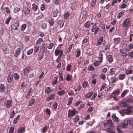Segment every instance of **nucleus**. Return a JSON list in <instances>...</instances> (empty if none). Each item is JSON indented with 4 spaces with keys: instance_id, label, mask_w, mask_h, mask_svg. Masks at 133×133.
Instances as JSON below:
<instances>
[{
    "instance_id": "f257e3e1",
    "label": "nucleus",
    "mask_w": 133,
    "mask_h": 133,
    "mask_svg": "<svg viewBox=\"0 0 133 133\" xmlns=\"http://www.w3.org/2000/svg\"><path fill=\"white\" fill-rule=\"evenodd\" d=\"M78 112L76 111L75 109L72 110L69 109L68 111V117H70L75 116L76 114H77Z\"/></svg>"
},
{
    "instance_id": "f03ea898",
    "label": "nucleus",
    "mask_w": 133,
    "mask_h": 133,
    "mask_svg": "<svg viewBox=\"0 0 133 133\" xmlns=\"http://www.w3.org/2000/svg\"><path fill=\"white\" fill-rule=\"evenodd\" d=\"M103 125L105 127H107L108 126L111 127L113 126L114 124L112 120H107L106 123H104Z\"/></svg>"
},
{
    "instance_id": "7ed1b4c3",
    "label": "nucleus",
    "mask_w": 133,
    "mask_h": 133,
    "mask_svg": "<svg viewBox=\"0 0 133 133\" xmlns=\"http://www.w3.org/2000/svg\"><path fill=\"white\" fill-rule=\"evenodd\" d=\"M99 29V27L96 25V23H95L92 26V28L91 29V31L92 32H94V35H95L98 31Z\"/></svg>"
},
{
    "instance_id": "20e7f679",
    "label": "nucleus",
    "mask_w": 133,
    "mask_h": 133,
    "mask_svg": "<svg viewBox=\"0 0 133 133\" xmlns=\"http://www.w3.org/2000/svg\"><path fill=\"white\" fill-rule=\"evenodd\" d=\"M4 104L6 108H9L12 105V101L10 100H7L5 102Z\"/></svg>"
},
{
    "instance_id": "39448f33",
    "label": "nucleus",
    "mask_w": 133,
    "mask_h": 133,
    "mask_svg": "<svg viewBox=\"0 0 133 133\" xmlns=\"http://www.w3.org/2000/svg\"><path fill=\"white\" fill-rule=\"evenodd\" d=\"M19 26V23L18 22H16L11 25V27L14 30H17Z\"/></svg>"
},
{
    "instance_id": "423d86ee",
    "label": "nucleus",
    "mask_w": 133,
    "mask_h": 133,
    "mask_svg": "<svg viewBox=\"0 0 133 133\" xmlns=\"http://www.w3.org/2000/svg\"><path fill=\"white\" fill-rule=\"evenodd\" d=\"M21 49L20 48H18L16 49L14 54V55L15 58L17 57L20 55L21 53Z\"/></svg>"
},
{
    "instance_id": "0eeeda50",
    "label": "nucleus",
    "mask_w": 133,
    "mask_h": 133,
    "mask_svg": "<svg viewBox=\"0 0 133 133\" xmlns=\"http://www.w3.org/2000/svg\"><path fill=\"white\" fill-rule=\"evenodd\" d=\"M130 22L129 18H127L124 20L122 24L123 26L124 27H126L129 24Z\"/></svg>"
},
{
    "instance_id": "6e6552de",
    "label": "nucleus",
    "mask_w": 133,
    "mask_h": 133,
    "mask_svg": "<svg viewBox=\"0 0 133 133\" xmlns=\"http://www.w3.org/2000/svg\"><path fill=\"white\" fill-rule=\"evenodd\" d=\"M10 46L8 45H6L4 48L3 52L4 54H7L9 52V48H10Z\"/></svg>"
},
{
    "instance_id": "1a4fd4ad",
    "label": "nucleus",
    "mask_w": 133,
    "mask_h": 133,
    "mask_svg": "<svg viewBox=\"0 0 133 133\" xmlns=\"http://www.w3.org/2000/svg\"><path fill=\"white\" fill-rule=\"evenodd\" d=\"M55 95L54 94H51L46 98V101H48L50 100H53L55 98Z\"/></svg>"
},
{
    "instance_id": "9d476101",
    "label": "nucleus",
    "mask_w": 133,
    "mask_h": 133,
    "mask_svg": "<svg viewBox=\"0 0 133 133\" xmlns=\"http://www.w3.org/2000/svg\"><path fill=\"white\" fill-rule=\"evenodd\" d=\"M54 90L52 89L49 87H47L45 89V92L46 94H49L51 92L53 91Z\"/></svg>"
},
{
    "instance_id": "9b49d317",
    "label": "nucleus",
    "mask_w": 133,
    "mask_h": 133,
    "mask_svg": "<svg viewBox=\"0 0 133 133\" xmlns=\"http://www.w3.org/2000/svg\"><path fill=\"white\" fill-rule=\"evenodd\" d=\"M128 124L127 119L121 123V126L123 128H126L128 127Z\"/></svg>"
},
{
    "instance_id": "f8f14e48",
    "label": "nucleus",
    "mask_w": 133,
    "mask_h": 133,
    "mask_svg": "<svg viewBox=\"0 0 133 133\" xmlns=\"http://www.w3.org/2000/svg\"><path fill=\"white\" fill-rule=\"evenodd\" d=\"M32 9L34 12L39 11V9L37 5L35 3H33L32 5Z\"/></svg>"
},
{
    "instance_id": "ddd939ff",
    "label": "nucleus",
    "mask_w": 133,
    "mask_h": 133,
    "mask_svg": "<svg viewBox=\"0 0 133 133\" xmlns=\"http://www.w3.org/2000/svg\"><path fill=\"white\" fill-rule=\"evenodd\" d=\"M107 59L109 63H111L113 62V56L111 55H109L107 57Z\"/></svg>"
},
{
    "instance_id": "4468645a",
    "label": "nucleus",
    "mask_w": 133,
    "mask_h": 133,
    "mask_svg": "<svg viewBox=\"0 0 133 133\" xmlns=\"http://www.w3.org/2000/svg\"><path fill=\"white\" fill-rule=\"evenodd\" d=\"M127 122L128 124L131 125L133 130V118H130L127 119Z\"/></svg>"
},
{
    "instance_id": "2eb2a0df",
    "label": "nucleus",
    "mask_w": 133,
    "mask_h": 133,
    "mask_svg": "<svg viewBox=\"0 0 133 133\" xmlns=\"http://www.w3.org/2000/svg\"><path fill=\"white\" fill-rule=\"evenodd\" d=\"M64 22L62 20H58L57 22V24L61 28H62L64 26Z\"/></svg>"
},
{
    "instance_id": "dca6fc26",
    "label": "nucleus",
    "mask_w": 133,
    "mask_h": 133,
    "mask_svg": "<svg viewBox=\"0 0 133 133\" xmlns=\"http://www.w3.org/2000/svg\"><path fill=\"white\" fill-rule=\"evenodd\" d=\"M121 39L120 38H114V43L115 45H117L120 43Z\"/></svg>"
},
{
    "instance_id": "f3484780",
    "label": "nucleus",
    "mask_w": 133,
    "mask_h": 133,
    "mask_svg": "<svg viewBox=\"0 0 133 133\" xmlns=\"http://www.w3.org/2000/svg\"><path fill=\"white\" fill-rule=\"evenodd\" d=\"M44 52V51H42L41 53H39V55H38L39 57L37 59L38 61H40L43 57Z\"/></svg>"
},
{
    "instance_id": "a211bd4d",
    "label": "nucleus",
    "mask_w": 133,
    "mask_h": 133,
    "mask_svg": "<svg viewBox=\"0 0 133 133\" xmlns=\"http://www.w3.org/2000/svg\"><path fill=\"white\" fill-rule=\"evenodd\" d=\"M122 112L127 114H131L132 110L129 109H124L122 110Z\"/></svg>"
},
{
    "instance_id": "6ab92c4d",
    "label": "nucleus",
    "mask_w": 133,
    "mask_h": 133,
    "mask_svg": "<svg viewBox=\"0 0 133 133\" xmlns=\"http://www.w3.org/2000/svg\"><path fill=\"white\" fill-rule=\"evenodd\" d=\"M75 45L74 44L71 43V44L68 48L67 49L66 52L68 53H69L71 51L72 48H74V47Z\"/></svg>"
},
{
    "instance_id": "aec40b11",
    "label": "nucleus",
    "mask_w": 133,
    "mask_h": 133,
    "mask_svg": "<svg viewBox=\"0 0 133 133\" xmlns=\"http://www.w3.org/2000/svg\"><path fill=\"white\" fill-rule=\"evenodd\" d=\"M125 14L124 12L123 11H121L119 12L118 14L117 18L118 19H119L121 17H123Z\"/></svg>"
},
{
    "instance_id": "412c9836",
    "label": "nucleus",
    "mask_w": 133,
    "mask_h": 133,
    "mask_svg": "<svg viewBox=\"0 0 133 133\" xmlns=\"http://www.w3.org/2000/svg\"><path fill=\"white\" fill-rule=\"evenodd\" d=\"M25 130V127H20L18 129V133H23L24 132Z\"/></svg>"
},
{
    "instance_id": "4be33fe9",
    "label": "nucleus",
    "mask_w": 133,
    "mask_h": 133,
    "mask_svg": "<svg viewBox=\"0 0 133 133\" xmlns=\"http://www.w3.org/2000/svg\"><path fill=\"white\" fill-rule=\"evenodd\" d=\"M103 36L101 37L98 40L97 42V44L98 45H99L101 44L103 42Z\"/></svg>"
},
{
    "instance_id": "5701e85b",
    "label": "nucleus",
    "mask_w": 133,
    "mask_h": 133,
    "mask_svg": "<svg viewBox=\"0 0 133 133\" xmlns=\"http://www.w3.org/2000/svg\"><path fill=\"white\" fill-rule=\"evenodd\" d=\"M119 90H115L110 94V96L118 95L119 94Z\"/></svg>"
},
{
    "instance_id": "b1692460",
    "label": "nucleus",
    "mask_w": 133,
    "mask_h": 133,
    "mask_svg": "<svg viewBox=\"0 0 133 133\" xmlns=\"http://www.w3.org/2000/svg\"><path fill=\"white\" fill-rule=\"evenodd\" d=\"M112 118L113 120L115 122H118L119 121L118 118L115 115H112Z\"/></svg>"
},
{
    "instance_id": "393cba45",
    "label": "nucleus",
    "mask_w": 133,
    "mask_h": 133,
    "mask_svg": "<svg viewBox=\"0 0 133 133\" xmlns=\"http://www.w3.org/2000/svg\"><path fill=\"white\" fill-rule=\"evenodd\" d=\"M128 48H127L125 50L127 52H128L131 49L133 48V45L131 44H130L128 46Z\"/></svg>"
},
{
    "instance_id": "a878e982",
    "label": "nucleus",
    "mask_w": 133,
    "mask_h": 133,
    "mask_svg": "<svg viewBox=\"0 0 133 133\" xmlns=\"http://www.w3.org/2000/svg\"><path fill=\"white\" fill-rule=\"evenodd\" d=\"M58 10L56 9L53 11L52 13V16L54 17H56L58 15Z\"/></svg>"
},
{
    "instance_id": "bb28decb",
    "label": "nucleus",
    "mask_w": 133,
    "mask_h": 133,
    "mask_svg": "<svg viewBox=\"0 0 133 133\" xmlns=\"http://www.w3.org/2000/svg\"><path fill=\"white\" fill-rule=\"evenodd\" d=\"M66 93L64 90H63L58 91H57V94L59 96H62L63 95Z\"/></svg>"
},
{
    "instance_id": "cd10ccee",
    "label": "nucleus",
    "mask_w": 133,
    "mask_h": 133,
    "mask_svg": "<svg viewBox=\"0 0 133 133\" xmlns=\"http://www.w3.org/2000/svg\"><path fill=\"white\" fill-rule=\"evenodd\" d=\"M48 22L50 26H52L54 24V21L52 18H49L48 20Z\"/></svg>"
},
{
    "instance_id": "c85d7f7f",
    "label": "nucleus",
    "mask_w": 133,
    "mask_h": 133,
    "mask_svg": "<svg viewBox=\"0 0 133 133\" xmlns=\"http://www.w3.org/2000/svg\"><path fill=\"white\" fill-rule=\"evenodd\" d=\"M20 116L19 115L17 116L14 119L13 121V123L14 124H15L17 123L18 121L19 118Z\"/></svg>"
},
{
    "instance_id": "c756f323",
    "label": "nucleus",
    "mask_w": 133,
    "mask_h": 133,
    "mask_svg": "<svg viewBox=\"0 0 133 133\" xmlns=\"http://www.w3.org/2000/svg\"><path fill=\"white\" fill-rule=\"evenodd\" d=\"M5 86L3 84H0V92L2 93L4 91Z\"/></svg>"
},
{
    "instance_id": "7c9ffc66",
    "label": "nucleus",
    "mask_w": 133,
    "mask_h": 133,
    "mask_svg": "<svg viewBox=\"0 0 133 133\" xmlns=\"http://www.w3.org/2000/svg\"><path fill=\"white\" fill-rule=\"evenodd\" d=\"M24 12L27 15L30 14V9L27 7H25L24 8Z\"/></svg>"
},
{
    "instance_id": "2f4dec72",
    "label": "nucleus",
    "mask_w": 133,
    "mask_h": 133,
    "mask_svg": "<svg viewBox=\"0 0 133 133\" xmlns=\"http://www.w3.org/2000/svg\"><path fill=\"white\" fill-rule=\"evenodd\" d=\"M43 41V39L42 38H39L36 42V44L37 45H40Z\"/></svg>"
},
{
    "instance_id": "473e14b6",
    "label": "nucleus",
    "mask_w": 133,
    "mask_h": 133,
    "mask_svg": "<svg viewBox=\"0 0 133 133\" xmlns=\"http://www.w3.org/2000/svg\"><path fill=\"white\" fill-rule=\"evenodd\" d=\"M89 42V37H88V38H86L85 37L83 40L82 44H87Z\"/></svg>"
},
{
    "instance_id": "72a5a7b5",
    "label": "nucleus",
    "mask_w": 133,
    "mask_h": 133,
    "mask_svg": "<svg viewBox=\"0 0 133 133\" xmlns=\"http://www.w3.org/2000/svg\"><path fill=\"white\" fill-rule=\"evenodd\" d=\"M14 77L15 79L16 80H18L19 78V75L16 73H15L14 74Z\"/></svg>"
},
{
    "instance_id": "f704fd0d",
    "label": "nucleus",
    "mask_w": 133,
    "mask_h": 133,
    "mask_svg": "<svg viewBox=\"0 0 133 133\" xmlns=\"http://www.w3.org/2000/svg\"><path fill=\"white\" fill-rule=\"evenodd\" d=\"M58 77H54L53 82L52 83V85H55L57 83Z\"/></svg>"
},
{
    "instance_id": "c9c22d12",
    "label": "nucleus",
    "mask_w": 133,
    "mask_h": 133,
    "mask_svg": "<svg viewBox=\"0 0 133 133\" xmlns=\"http://www.w3.org/2000/svg\"><path fill=\"white\" fill-rule=\"evenodd\" d=\"M129 91L128 90H126L122 92L121 95V96L122 97H124L125 95L129 92Z\"/></svg>"
},
{
    "instance_id": "e433bc0d",
    "label": "nucleus",
    "mask_w": 133,
    "mask_h": 133,
    "mask_svg": "<svg viewBox=\"0 0 133 133\" xmlns=\"http://www.w3.org/2000/svg\"><path fill=\"white\" fill-rule=\"evenodd\" d=\"M13 79V77L12 75H9L8 77L7 80L9 83H10L12 82Z\"/></svg>"
},
{
    "instance_id": "4c0bfd02",
    "label": "nucleus",
    "mask_w": 133,
    "mask_h": 133,
    "mask_svg": "<svg viewBox=\"0 0 133 133\" xmlns=\"http://www.w3.org/2000/svg\"><path fill=\"white\" fill-rule=\"evenodd\" d=\"M120 105L122 107H126L127 106L126 103L123 101H121L119 103Z\"/></svg>"
},
{
    "instance_id": "58836bf2",
    "label": "nucleus",
    "mask_w": 133,
    "mask_h": 133,
    "mask_svg": "<svg viewBox=\"0 0 133 133\" xmlns=\"http://www.w3.org/2000/svg\"><path fill=\"white\" fill-rule=\"evenodd\" d=\"M130 68L126 70L125 72L126 74H130L132 73L133 72V70L131 69H130Z\"/></svg>"
},
{
    "instance_id": "ea45409f",
    "label": "nucleus",
    "mask_w": 133,
    "mask_h": 133,
    "mask_svg": "<svg viewBox=\"0 0 133 133\" xmlns=\"http://www.w3.org/2000/svg\"><path fill=\"white\" fill-rule=\"evenodd\" d=\"M72 69V66L70 64H68L66 67V70L67 71H70Z\"/></svg>"
},
{
    "instance_id": "a19ab883",
    "label": "nucleus",
    "mask_w": 133,
    "mask_h": 133,
    "mask_svg": "<svg viewBox=\"0 0 133 133\" xmlns=\"http://www.w3.org/2000/svg\"><path fill=\"white\" fill-rule=\"evenodd\" d=\"M90 22L89 21H88L86 23L84 24V26L86 28H88L90 27Z\"/></svg>"
},
{
    "instance_id": "79ce46f5",
    "label": "nucleus",
    "mask_w": 133,
    "mask_h": 133,
    "mask_svg": "<svg viewBox=\"0 0 133 133\" xmlns=\"http://www.w3.org/2000/svg\"><path fill=\"white\" fill-rule=\"evenodd\" d=\"M89 85L87 81H84L82 84L83 87L84 88H85Z\"/></svg>"
},
{
    "instance_id": "37998d69",
    "label": "nucleus",
    "mask_w": 133,
    "mask_h": 133,
    "mask_svg": "<svg viewBox=\"0 0 133 133\" xmlns=\"http://www.w3.org/2000/svg\"><path fill=\"white\" fill-rule=\"evenodd\" d=\"M124 50L121 49L120 50V52L123 56H127V55L126 54V52H124Z\"/></svg>"
},
{
    "instance_id": "c03bdc74",
    "label": "nucleus",
    "mask_w": 133,
    "mask_h": 133,
    "mask_svg": "<svg viewBox=\"0 0 133 133\" xmlns=\"http://www.w3.org/2000/svg\"><path fill=\"white\" fill-rule=\"evenodd\" d=\"M31 69V67L30 66H28L26 67L24 70V72H25L28 73L30 71Z\"/></svg>"
},
{
    "instance_id": "a18cd8bd",
    "label": "nucleus",
    "mask_w": 133,
    "mask_h": 133,
    "mask_svg": "<svg viewBox=\"0 0 133 133\" xmlns=\"http://www.w3.org/2000/svg\"><path fill=\"white\" fill-rule=\"evenodd\" d=\"M48 127L47 125H45L42 129L41 130V132L42 133H46L47 131Z\"/></svg>"
},
{
    "instance_id": "49530a36",
    "label": "nucleus",
    "mask_w": 133,
    "mask_h": 133,
    "mask_svg": "<svg viewBox=\"0 0 133 133\" xmlns=\"http://www.w3.org/2000/svg\"><path fill=\"white\" fill-rule=\"evenodd\" d=\"M115 72V69L112 68L109 70V74L111 75H112Z\"/></svg>"
},
{
    "instance_id": "de8ad7c7",
    "label": "nucleus",
    "mask_w": 133,
    "mask_h": 133,
    "mask_svg": "<svg viewBox=\"0 0 133 133\" xmlns=\"http://www.w3.org/2000/svg\"><path fill=\"white\" fill-rule=\"evenodd\" d=\"M72 78V76L70 74H69L68 75L66 78V79L68 81H69L70 80H71Z\"/></svg>"
},
{
    "instance_id": "09e8293b",
    "label": "nucleus",
    "mask_w": 133,
    "mask_h": 133,
    "mask_svg": "<svg viewBox=\"0 0 133 133\" xmlns=\"http://www.w3.org/2000/svg\"><path fill=\"white\" fill-rule=\"evenodd\" d=\"M93 93L92 92H89L85 96L86 98H90L92 95Z\"/></svg>"
},
{
    "instance_id": "8fccbe9b",
    "label": "nucleus",
    "mask_w": 133,
    "mask_h": 133,
    "mask_svg": "<svg viewBox=\"0 0 133 133\" xmlns=\"http://www.w3.org/2000/svg\"><path fill=\"white\" fill-rule=\"evenodd\" d=\"M105 52L104 51L101 50L98 53V56L103 57V54Z\"/></svg>"
},
{
    "instance_id": "3c124183",
    "label": "nucleus",
    "mask_w": 133,
    "mask_h": 133,
    "mask_svg": "<svg viewBox=\"0 0 133 133\" xmlns=\"http://www.w3.org/2000/svg\"><path fill=\"white\" fill-rule=\"evenodd\" d=\"M110 46V44H107L106 46L105 45L104 46H103V47H104V50L105 51H107L109 49Z\"/></svg>"
},
{
    "instance_id": "603ef678",
    "label": "nucleus",
    "mask_w": 133,
    "mask_h": 133,
    "mask_svg": "<svg viewBox=\"0 0 133 133\" xmlns=\"http://www.w3.org/2000/svg\"><path fill=\"white\" fill-rule=\"evenodd\" d=\"M26 27V25L25 24H23L21 26V30L22 31H24Z\"/></svg>"
},
{
    "instance_id": "864d4df0",
    "label": "nucleus",
    "mask_w": 133,
    "mask_h": 133,
    "mask_svg": "<svg viewBox=\"0 0 133 133\" xmlns=\"http://www.w3.org/2000/svg\"><path fill=\"white\" fill-rule=\"evenodd\" d=\"M77 55H76V57H79L81 55V51L79 49L77 48L76 50Z\"/></svg>"
},
{
    "instance_id": "5fc2aeb1",
    "label": "nucleus",
    "mask_w": 133,
    "mask_h": 133,
    "mask_svg": "<svg viewBox=\"0 0 133 133\" xmlns=\"http://www.w3.org/2000/svg\"><path fill=\"white\" fill-rule=\"evenodd\" d=\"M125 75L124 74L120 75L119 76V79L121 80H123L125 78Z\"/></svg>"
},
{
    "instance_id": "6e6d98bb",
    "label": "nucleus",
    "mask_w": 133,
    "mask_h": 133,
    "mask_svg": "<svg viewBox=\"0 0 133 133\" xmlns=\"http://www.w3.org/2000/svg\"><path fill=\"white\" fill-rule=\"evenodd\" d=\"M101 63L102 62H100L99 61H98L95 62L94 63V65L96 67L97 66H99Z\"/></svg>"
},
{
    "instance_id": "4d7b16f0",
    "label": "nucleus",
    "mask_w": 133,
    "mask_h": 133,
    "mask_svg": "<svg viewBox=\"0 0 133 133\" xmlns=\"http://www.w3.org/2000/svg\"><path fill=\"white\" fill-rule=\"evenodd\" d=\"M133 99L131 98L128 97L127 98L126 100V102L128 103H131L132 102Z\"/></svg>"
},
{
    "instance_id": "13d9d810",
    "label": "nucleus",
    "mask_w": 133,
    "mask_h": 133,
    "mask_svg": "<svg viewBox=\"0 0 133 133\" xmlns=\"http://www.w3.org/2000/svg\"><path fill=\"white\" fill-rule=\"evenodd\" d=\"M70 13L69 12H66L65 13L64 15V18L65 19H66L69 17L70 15Z\"/></svg>"
},
{
    "instance_id": "bf43d9fd",
    "label": "nucleus",
    "mask_w": 133,
    "mask_h": 133,
    "mask_svg": "<svg viewBox=\"0 0 133 133\" xmlns=\"http://www.w3.org/2000/svg\"><path fill=\"white\" fill-rule=\"evenodd\" d=\"M57 107V103L56 102H55L52 105V107L53 110L54 111H55Z\"/></svg>"
},
{
    "instance_id": "052dcab7",
    "label": "nucleus",
    "mask_w": 133,
    "mask_h": 133,
    "mask_svg": "<svg viewBox=\"0 0 133 133\" xmlns=\"http://www.w3.org/2000/svg\"><path fill=\"white\" fill-rule=\"evenodd\" d=\"M35 101L34 99H32L30 101L28 106H29L32 105L34 103Z\"/></svg>"
},
{
    "instance_id": "680f3d73",
    "label": "nucleus",
    "mask_w": 133,
    "mask_h": 133,
    "mask_svg": "<svg viewBox=\"0 0 133 133\" xmlns=\"http://www.w3.org/2000/svg\"><path fill=\"white\" fill-rule=\"evenodd\" d=\"M46 47V44L45 43H44L42 44L41 49L43 50V51H44V52L45 50V48Z\"/></svg>"
},
{
    "instance_id": "e2e57ef3",
    "label": "nucleus",
    "mask_w": 133,
    "mask_h": 133,
    "mask_svg": "<svg viewBox=\"0 0 133 133\" xmlns=\"http://www.w3.org/2000/svg\"><path fill=\"white\" fill-rule=\"evenodd\" d=\"M111 83H114L116 82V78L115 77H112L111 78Z\"/></svg>"
},
{
    "instance_id": "0e129e2a",
    "label": "nucleus",
    "mask_w": 133,
    "mask_h": 133,
    "mask_svg": "<svg viewBox=\"0 0 133 133\" xmlns=\"http://www.w3.org/2000/svg\"><path fill=\"white\" fill-rule=\"evenodd\" d=\"M11 19V17H9L6 19L5 23L6 24H8Z\"/></svg>"
},
{
    "instance_id": "69168bd1",
    "label": "nucleus",
    "mask_w": 133,
    "mask_h": 133,
    "mask_svg": "<svg viewBox=\"0 0 133 133\" xmlns=\"http://www.w3.org/2000/svg\"><path fill=\"white\" fill-rule=\"evenodd\" d=\"M79 120V117L78 116H77L73 120L74 122H76Z\"/></svg>"
},
{
    "instance_id": "338daca9",
    "label": "nucleus",
    "mask_w": 133,
    "mask_h": 133,
    "mask_svg": "<svg viewBox=\"0 0 133 133\" xmlns=\"http://www.w3.org/2000/svg\"><path fill=\"white\" fill-rule=\"evenodd\" d=\"M100 77L101 79L105 80V76L103 73H102L100 75Z\"/></svg>"
},
{
    "instance_id": "774afa93",
    "label": "nucleus",
    "mask_w": 133,
    "mask_h": 133,
    "mask_svg": "<svg viewBox=\"0 0 133 133\" xmlns=\"http://www.w3.org/2000/svg\"><path fill=\"white\" fill-rule=\"evenodd\" d=\"M127 55L129 56L131 58H133V51L129 52Z\"/></svg>"
}]
</instances>
